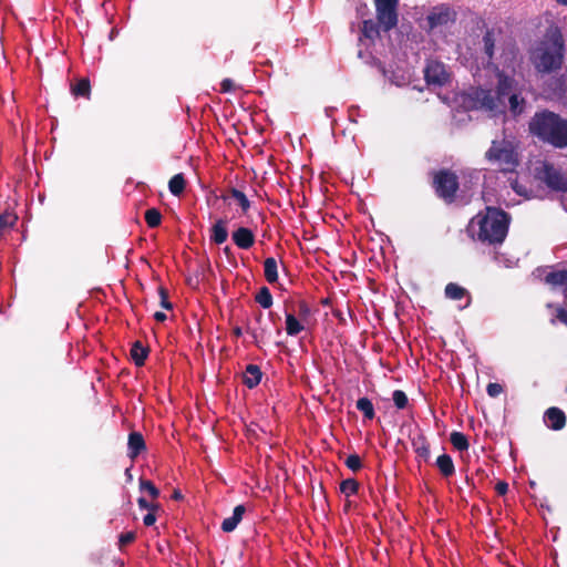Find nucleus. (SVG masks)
<instances>
[{"label": "nucleus", "instance_id": "17", "mask_svg": "<svg viewBox=\"0 0 567 567\" xmlns=\"http://www.w3.org/2000/svg\"><path fill=\"white\" fill-rule=\"evenodd\" d=\"M261 378H262L261 369L257 364H248L243 374V383L248 389H254L260 383Z\"/></svg>", "mask_w": 567, "mask_h": 567}, {"label": "nucleus", "instance_id": "28", "mask_svg": "<svg viewBox=\"0 0 567 567\" xmlns=\"http://www.w3.org/2000/svg\"><path fill=\"white\" fill-rule=\"evenodd\" d=\"M186 186L185 177L182 173L174 175L168 182V189L174 196H179Z\"/></svg>", "mask_w": 567, "mask_h": 567}, {"label": "nucleus", "instance_id": "15", "mask_svg": "<svg viewBox=\"0 0 567 567\" xmlns=\"http://www.w3.org/2000/svg\"><path fill=\"white\" fill-rule=\"evenodd\" d=\"M413 451L416 456L424 462H429L431 457L430 443L423 433L417 434L411 441Z\"/></svg>", "mask_w": 567, "mask_h": 567}, {"label": "nucleus", "instance_id": "30", "mask_svg": "<svg viewBox=\"0 0 567 567\" xmlns=\"http://www.w3.org/2000/svg\"><path fill=\"white\" fill-rule=\"evenodd\" d=\"M450 442L453 447L460 452L466 451L470 447L468 440L462 432H452L450 435Z\"/></svg>", "mask_w": 567, "mask_h": 567}, {"label": "nucleus", "instance_id": "20", "mask_svg": "<svg viewBox=\"0 0 567 567\" xmlns=\"http://www.w3.org/2000/svg\"><path fill=\"white\" fill-rule=\"evenodd\" d=\"M544 281L553 288L564 286V296L567 298V270L549 271L544 277Z\"/></svg>", "mask_w": 567, "mask_h": 567}, {"label": "nucleus", "instance_id": "42", "mask_svg": "<svg viewBox=\"0 0 567 567\" xmlns=\"http://www.w3.org/2000/svg\"><path fill=\"white\" fill-rule=\"evenodd\" d=\"M137 504L141 509H147L148 512L157 511L159 508V505L156 503H150L144 497H140L137 499Z\"/></svg>", "mask_w": 567, "mask_h": 567}, {"label": "nucleus", "instance_id": "19", "mask_svg": "<svg viewBox=\"0 0 567 567\" xmlns=\"http://www.w3.org/2000/svg\"><path fill=\"white\" fill-rule=\"evenodd\" d=\"M227 220L218 219L210 229V241L216 245H221L227 240Z\"/></svg>", "mask_w": 567, "mask_h": 567}, {"label": "nucleus", "instance_id": "55", "mask_svg": "<svg viewBox=\"0 0 567 567\" xmlns=\"http://www.w3.org/2000/svg\"><path fill=\"white\" fill-rule=\"evenodd\" d=\"M329 303H330V299L329 298L322 300V305L328 306Z\"/></svg>", "mask_w": 567, "mask_h": 567}, {"label": "nucleus", "instance_id": "39", "mask_svg": "<svg viewBox=\"0 0 567 567\" xmlns=\"http://www.w3.org/2000/svg\"><path fill=\"white\" fill-rule=\"evenodd\" d=\"M136 539V533L135 532H126V533H122L120 536H118V549L121 551H123L124 547L134 543Z\"/></svg>", "mask_w": 567, "mask_h": 567}, {"label": "nucleus", "instance_id": "57", "mask_svg": "<svg viewBox=\"0 0 567 567\" xmlns=\"http://www.w3.org/2000/svg\"><path fill=\"white\" fill-rule=\"evenodd\" d=\"M256 319H257V321H258V322H260V321H261V319H262V313H261V312H259Z\"/></svg>", "mask_w": 567, "mask_h": 567}, {"label": "nucleus", "instance_id": "36", "mask_svg": "<svg viewBox=\"0 0 567 567\" xmlns=\"http://www.w3.org/2000/svg\"><path fill=\"white\" fill-rule=\"evenodd\" d=\"M140 491L147 492L153 499H156L159 496V489L154 485V483L143 477L140 478Z\"/></svg>", "mask_w": 567, "mask_h": 567}, {"label": "nucleus", "instance_id": "24", "mask_svg": "<svg viewBox=\"0 0 567 567\" xmlns=\"http://www.w3.org/2000/svg\"><path fill=\"white\" fill-rule=\"evenodd\" d=\"M71 93L74 97L89 99L91 94L90 80L82 78L75 84H71Z\"/></svg>", "mask_w": 567, "mask_h": 567}, {"label": "nucleus", "instance_id": "22", "mask_svg": "<svg viewBox=\"0 0 567 567\" xmlns=\"http://www.w3.org/2000/svg\"><path fill=\"white\" fill-rule=\"evenodd\" d=\"M150 353V349L144 347L141 341H135L131 349V358L136 367H143Z\"/></svg>", "mask_w": 567, "mask_h": 567}, {"label": "nucleus", "instance_id": "26", "mask_svg": "<svg viewBox=\"0 0 567 567\" xmlns=\"http://www.w3.org/2000/svg\"><path fill=\"white\" fill-rule=\"evenodd\" d=\"M229 197L237 202L238 206L241 208L243 214L248 213V210L250 209V200L241 190L234 187L230 188L229 195L224 196L223 198L227 199Z\"/></svg>", "mask_w": 567, "mask_h": 567}, {"label": "nucleus", "instance_id": "8", "mask_svg": "<svg viewBox=\"0 0 567 567\" xmlns=\"http://www.w3.org/2000/svg\"><path fill=\"white\" fill-rule=\"evenodd\" d=\"M375 18L383 24L385 30H393L399 23L400 0H373Z\"/></svg>", "mask_w": 567, "mask_h": 567}, {"label": "nucleus", "instance_id": "31", "mask_svg": "<svg viewBox=\"0 0 567 567\" xmlns=\"http://www.w3.org/2000/svg\"><path fill=\"white\" fill-rule=\"evenodd\" d=\"M303 329V326L292 313L286 315V332L288 336H297Z\"/></svg>", "mask_w": 567, "mask_h": 567}, {"label": "nucleus", "instance_id": "4", "mask_svg": "<svg viewBox=\"0 0 567 567\" xmlns=\"http://www.w3.org/2000/svg\"><path fill=\"white\" fill-rule=\"evenodd\" d=\"M528 132L555 148L567 147V118L553 111H537L528 122Z\"/></svg>", "mask_w": 567, "mask_h": 567}, {"label": "nucleus", "instance_id": "14", "mask_svg": "<svg viewBox=\"0 0 567 567\" xmlns=\"http://www.w3.org/2000/svg\"><path fill=\"white\" fill-rule=\"evenodd\" d=\"M231 239L238 248L245 250L251 248L255 244V235L247 227H239L235 230L231 235Z\"/></svg>", "mask_w": 567, "mask_h": 567}, {"label": "nucleus", "instance_id": "5", "mask_svg": "<svg viewBox=\"0 0 567 567\" xmlns=\"http://www.w3.org/2000/svg\"><path fill=\"white\" fill-rule=\"evenodd\" d=\"M485 159L496 165L502 173L516 172L520 163L516 145L505 138L492 141L491 147L485 152Z\"/></svg>", "mask_w": 567, "mask_h": 567}, {"label": "nucleus", "instance_id": "48", "mask_svg": "<svg viewBox=\"0 0 567 567\" xmlns=\"http://www.w3.org/2000/svg\"><path fill=\"white\" fill-rule=\"evenodd\" d=\"M310 312L309 306L302 301L299 303V315H308Z\"/></svg>", "mask_w": 567, "mask_h": 567}, {"label": "nucleus", "instance_id": "54", "mask_svg": "<svg viewBox=\"0 0 567 567\" xmlns=\"http://www.w3.org/2000/svg\"><path fill=\"white\" fill-rule=\"evenodd\" d=\"M125 475H126V477H127V481H128V482H131L133 477H132V474H131V470H130V468H126V471H125Z\"/></svg>", "mask_w": 567, "mask_h": 567}, {"label": "nucleus", "instance_id": "29", "mask_svg": "<svg viewBox=\"0 0 567 567\" xmlns=\"http://www.w3.org/2000/svg\"><path fill=\"white\" fill-rule=\"evenodd\" d=\"M445 297L451 300H461L467 293V290L457 284L450 282L445 286Z\"/></svg>", "mask_w": 567, "mask_h": 567}, {"label": "nucleus", "instance_id": "40", "mask_svg": "<svg viewBox=\"0 0 567 567\" xmlns=\"http://www.w3.org/2000/svg\"><path fill=\"white\" fill-rule=\"evenodd\" d=\"M158 295H159V298H161V306L166 309V310H171L173 308V305L172 302L168 300V291L165 287L163 286H159L158 287Z\"/></svg>", "mask_w": 567, "mask_h": 567}, {"label": "nucleus", "instance_id": "35", "mask_svg": "<svg viewBox=\"0 0 567 567\" xmlns=\"http://www.w3.org/2000/svg\"><path fill=\"white\" fill-rule=\"evenodd\" d=\"M359 482L354 478H347L341 482L340 484V491L342 494H344L347 497L355 495L359 491Z\"/></svg>", "mask_w": 567, "mask_h": 567}, {"label": "nucleus", "instance_id": "23", "mask_svg": "<svg viewBox=\"0 0 567 567\" xmlns=\"http://www.w3.org/2000/svg\"><path fill=\"white\" fill-rule=\"evenodd\" d=\"M436 467L443 477H451L455 473V466L449 454H442L436 458Z\"/></svg>", "mask_w": 567, "mask_h": 567}, {"label": "nucleus", "instance_id": "56", "mask_svg": "<svg viewBox=\"0 0 567 567\" xmlns=\"http://www.w3.org/2000/svg\"><path fill=\"white\" fill-rule=\"evenodd\" d=\"M558 3L563 4V6H567V0H556Z\"/></svg>", "mask_w": 567, "mask_h": 567}, {"label": "nucleus", "instance_id": "52", "mask_svg": "<svg viewBox=\"0 0 567 567\" xmlns=\"http://www.w3.org/2000/svg\"><path fill=\"white\" fill-rule=\"evenodd\" d=\"M172 497H173L174 499H176V501H179V499H182V498H183V495H182V493H181L179 491H174V493H173Z\"/></svg>", "mask_w": 567, "mask_h": 567}, {"label": "nucleus", "instance_id": "9", "mask_svg": "<svg viewBox=\"0 0 567 567\" xmlns=\"http://www.w3.org/2000/svg\"><path fill=\"white\" fill-rule=\"evenodd\" d=\"M537 177L553 190L567 192V178L553 164L545 163Z\"/></svg>", "mask_w": 567, "mask_h": 567}, {"label": "nucleus", "instance_id": "18", "mask_svg": "<svg viewBox=\"0 0 567 567\" xmlns=\"http://www.w3.org/2000/svg\"><path fill=\"white\" fill-rule=\"evenodd\" d=\"M245 512L246 508L244 505H237L233 511V515L223 520L221 530L225 533L235 530L237 525L241 522Z\"/></svg>", "mask_w": 567, "mask_h": 567}, {"label": "nucleus", "instance_id": "32", "mask_svg": "<svg viewBox=\"0 0 567 567\" xmlns=\"http://www.w3.org/2000/svg\"><path fill=\"white\" fill-rule=\"evenodd\" d=\"M255 301L264 309H269L272 306V296L268 287L264 286L255 296Z\"/></svg>", "mask_w": 567, "mask_h": 567}, {"label": "nucleus", "instance_id": "46", "mask_svg": "<svg viewBox=\"0 0 567 567\" xmlns=\"http://www.w3.org/2000/svg\"><path fill=\"white\" fill-rule=\"evenodd\" d=\"M155 511H152V512H148L144 518H143V523L145 526H152L155 524L156 522V516L154 514Z\"/></svg>", "mask_w": 567, "mask_h": 567}, {"label": "nucleus", "instance_id": "58", "mask_svg": "<svg viewBox=\"0 0 567 567\" xmlns=\"http://www.w3.org/2000/svg\"><path fill=\"white\" fill-rule=\"evenodd\" d=\"M466 482L470 484L472 483V478H470L468 476H466Z\"/></svg>", "mask_w": 567, "mask_h": 567}, {"label": "nucleus", "instance_id": "12", "mask_svg": "<svg viewBox=\"0 0 567 567\" xmlns=\"http://www.w3.org/2000/svg\"><path fill=\"white\" fill-rule=\"evenodd\" d=\"M544 419L547 426L554 431H559L566 425V415L564 411L556 406L547 409Z\"/></svg>", "mask_w": 567, "mask_h": 567}, {"label": "nucleus", "instance_id": "27", "mask_svg": "<svg viewBox=\"0 0 567 567\" xmlns=\"http://www.w3.org/2000/svg\"><path fill=\"white\" fill-rule=\"evenodd\" d=\"M357 409L362 412L364 419L373 420L375 416L374 406L371 400L367 396L360 398L355 403Z\"/></svg>", "mask_w": 567, "mask_h": 567}, {"label": "nucleus", "instance_id": "13", "mask_svg": "<svg viewBox=\"0 0 567 567\" xmlns=\"http://www.w3.org/2000/svg\"><path fill=\"white\" fill-rule=\"evenodd\" d=\"M146 450L145 440L140 432H131L127 440V456L135 460L142 452Z\"/></svg>", "mask_w": 567, "mask_h": 567}, {"label": "nucleus", "instance_id": "43", "mask_svg": "<svg viewBox=\"0 0 567 567\" xmlns=\"http://www.w3.org/2000/svg\"><path fill=\"white\" fill-rule=\"evenodd\" d=\"M251 334H252V337L255 339L256 344H259V343L266 341V339H267L269 333H268L266 328H260L259 332L251 331Z\"/></svg>", "mask_w": 567, "mask_h": 567}, {"label": "nucleus", "instance_id": "49", "mask_svg": "<svg viewBox=\"0 0 567 567\" xmlns=\"http://www.w3.org/2000/svg\"><path fill=\"white\" fill-rule=\"evenodd\" d=\"M154 319L158 322H164L167 319V316L162 311H157L154 313Z\"/></svg>", "mask_w": 567, "mask_h": 567}, {"label": "nucleus", "instance_id": "50", "mask_svg": "<svg viewBox=\"0 0 567 567\" xmlns=\"http://www.w3.org/2000/svg\"><path fill=\"white\" fill-rule=\"evenodd\" d=\"M233 334L237 338L241 337L243 336V329L240 327H235L233 329Z\"/></svg>", "mask_w": 567, "mask_h": 567}, {"label": "nucleus", "instance_id": "41", "mask_svg": "<svg viewBox=\"0 0 567 567\" xmlns=\"http://www.w3.org/2000/svg\"><path fill=\"white\" fill-rule=\"evenodd\" d=\"M486 392L489 396L496 398L503 392V386L499 383H488Z\"/></svg>", "mask_w": 567, "mask_h": 567}, {"label": "nucleus", "instance_id": "16", "mask_svg": "<svg viewBox=\"0 0 567 567\" xmlns=\"http://www.w3.org/2000/svg\"><path fill=\"white\" fill-rule=\"evenodd\" d=\"M390 32L391 30H385L383 24L377 18V21L372 19L364 20L361 27V33L364 38L370 40H375L380 38V31Z\"/></svg>", "mask_w": 567, "mask_h": 567}, {"label": "nucleus", "instance_id": "25", "mask_svg": "<svg viewBox=\"0 0 567 567\" xmlns=\"http://www.w3.org/2000/svg\"><path fill=\"white\" fill-rule=\"evenodd\" d=\"M264 275L269 284L278 281V265L274 257H268L264 261Z\"/></svg>", "mask_w": 567, "mask_h": 567}, {"label": "nucleus", "instance_id": "1", "mask_svg": "<svg viewBox=\"0 0 567 567\" xmlns=\"http://www.w3.org/2000/svg\"><path fill=\"white\" fill-rule=\"evenodd\" d=\"M566 44L557 25L546 29L543 38L528 51L532 65L538 74H558L565 65Z\"/></svg>", "mask_w": 567, "mask_h": 567}, {"label": "nucleus", "instance_id": "38", "mask_svg": "<svg viewBox=\"0 0 567 567\" xmlns=\"http://www.w3.org/2000/svg\"><path fill=\"white\" fill-rule=\"evenodd\" d=\"M344 464L352 472H358L362 468V461L358 454H350L346 458Z\"/></svg>", "mask_w": 567, "mask_h": 567}, {"label": "nucleus", "instance_id": "10", "mask_svg": "<svg viewBox=\"0 0 567 567\" xmlns=\"http://www.w3.org/2000/svg\"><path fill=\"white\" fill-rule=\"evenodd\" d=\"M424 79L427 84L442 86L449 82L450 75L442 62L431 61L424 69Z\"/></svg>", "mask_w": 567, "mask_h": 567}, {"label": "nucleus", "instance_id": "51", "mask_svg": "<svg viewBox=\"0 0 567 567\" xmlns=\"http://www.w3.org/2000/svg\"><path fill=\"white\" fill-rule=\"evenodd\" d=\"M333 316L337 317L340 321H344L343 317H342V312L338 309H334L332 311Z\"/></svg>", "mask_w": 567, "mask_h": 567}, {"label": "nucleus", "instance_id": "53", "mask_svg": "<svg viewBox=\"0 0 567 567\" xmlns=\"http://www.w3.org/2000/svg\"><path fill=\"white\" fill-rule=\"evenodd\" d=\"M224 254L229 257L231 255V248L229 246H226L224 249H223Z\"/></svg>", "mask_w": 567, "mask_h": 567}, {"label": "nucleus", "instance_id": "2", "mask_svg": "<svg viewBox=\"0 0 567 567\" xmlns=\"http://www.w3.org/2000/svg\"><path fill=\"white\" fill-rule=\"evenodd\" d=\"M495 91L482 86H472L463 94V103L470 110L486 112L496 117L506 113V94L511 93L514 78L504 71L496 72Z\"/></svg>", "mask_w": 567, "mask_h": 567}, {"label": "nucleus", "instance_id": "45", "mask_svg": "<svg viewBox=\"0 0 567 567\" xmlns=\"http://www.w3.org/2000/svg\"><path fill=\"white\" fill-rule=\"evenodd\" d=\"M495 491L498 495L504 496L508 492V484L504 481H498L495 485Z\"/></svg>", "mask_w": 567, "mask_h": 567}, {"label": "nucleus", "instance_id": "33", "mask_svg": "<svg viewBox=\"0 0 567 567\" xmlns=\"http://www.w3.org/2000/svg\"><path fill=\"white\" fill-rule=\"evenodd\" d=\"M145 221L150 228H156L162 223V214L157 208H150L144 215Z\"/></svg>", "mask_w": 567, "mask_h": 567}, {"label": "nucleus", "instance_id": "47", "mask_svg": "<svg viewBox=\"0 0 567 567\" xmlns=\"http://www.w3.org/2000/svg\"><path fill=\"white\" fill-rule=\"evenodd\" d=\"M556 318H557V320H559L561 323H564V324H566V326H567V310H565V309H564V308H561V307L557 308Z\"/></svg>", "mask_w": 567, "mask_h": 567}, {"label": "nucleus", "instance_id": "21", "mask_svg": "<svg viewBox=\"0 0 567 567\" xmlns=\"http://www.w3.org/2000/svg\"><path fill=\"white\" fill-rule=\"evenodd\" d=\"M18 216L10 209L0 212V236L8 234L17 224Z\"/></svg>", "mask_w": 567, "mask_h": 567}, {"label": "nucleus", "instance_id": "44", "mask_svg": "<svg viewBox=\"0 0 567 567\" xmlns=\"http://www.w3.org/2000/svg\"><path fill=\"white\" fill-rule=\"evenodd\" d=\"M234 89V82L230 79H224L220 83V92L228 93Z\"/></svg>", "mask_w": 567, "mask_h": 567}, {"label": "nucleus", "instance_id": "37", "mask_svg": "<svg viewBox=\"0 0 567 567\" xmlns=\"http://www.w3.org/2000/svg\"><path fill=\"white\" fill-rule=\"evenodd\" d=\"M392 400H393L394 405L399 410L405 409L409 404L408 395L402 390H395L392 394Z\"/></svg>", "mask_w": 567, "mask_h": 567}, {"label": "nucleus", "instance_id": "3", "mask_svg": "<svg viewBox=\"0 0 567 567\" xmlns=\"http://www.w3.org/2000/svg\"><path fill=\"white\" fill-rule=\"evenodd\" d=\"M509 224L508 213L498 207L486 206L470 220L467 231L474 240L497 246L506 239Z\"/></svg>", "mask_w": 567, "mask_h": 567}, {"label": "nucleus", "instance_id": "7", "mask_svg": "<svg viewBox=\"0 0 567 567\" xmlns=\"http://www.w3.org/2000/svg\"><path fill=\"white\" fill-rule=\"evenodd\" d=\"M457 19V12L449 3H440L431 8L426 16L427 30L433 31L441 27L453 24Z\"/></svg>", "mask_w": 567, "mask_h": 567}, {"label": "nucleus", "instance_id": "6", "mask_svg": "<svg viewBox=\"0 0 567 567\" xmlns=\"http://www.w3.org/2000/svg\"><path fill=\"white\" fill-rule=\"evenodd\" d=\"M432 187L435 195L445 204H452L456 199L460 188L458 176L450 168H441L432 173Z\"/></svg>", "mask_w": 567, "mask_h": 567}, {"label": "nucleus", "instance_id": "34", "mask_svg": "<svg viewBox=\"0 0 567 567\" xmlns=\"http://www.w3.org/2000/svg\"><path fill=\"white\" fill-rule=\"evenodd\" d=\"M484 52L488 59H493L495 48V35L493 30H486L483 35Z\"/></svg>", "mask_w": 567, "mask_h": 567}, {"label": "nucleus", "instance_id": "11", "mask_svg": "<svg viewBox=\"0 0 567 567\" xmlns=\"http://www.w3.org/2000/svg\"><path fill=\"white\" fill-rule=\"evenodd\" d=\"M516 86L517 82L514 79L511 93L506 94V97L508 99V109L513 117H518L522 115L527 105L526 100L516 93Z\"/></svg>", "mask_w": 567, "mask_h": 567}]
</instances>
